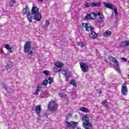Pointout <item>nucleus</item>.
Returning <instances> with one entry per match:
<instances>
[{"label": "nucleus", "instance_id": "1", "mask_svg": "<svg viewBox=\"0 0 129 129\" xmlns=\"http://www.w3.org/2000/svg\"><path fill=\"white\" fill-rule=\"evenodd\" d=\"M82 26L83 28H85L87 32H91L90 38H92V39H96L97 38L98 34L94 32V27H91L90 24L88 23H82Z\"/></svg>", "mask_w": 129, "mask_h": 129}, {"label": "nucleus", "instance_id": "2", "mask_svg": "<svg viewBox=\"0 0 129 129\" xmlns=\"http://www.w3.org/2000/svg\"><path fill=\"white\" fill-rule=\"evenodd\" d=\"M31 42L27 41L25 42L23 51L24 53H28V55L30 56H33L36 52V48L34 47H31Z\"/></svg>", "mask_w": 129, "mask_h": 129}, {"label": "nucleus", "instance_id": "3", "mask_svg": "<svg viewBox=\"0 0 129 129\" xmlns=\"http://www.w3.org/2000/svg\"><path fill=\"white\" fill-rule=\"evenodd\" d=\"M90 114H85L82 117L83 125L85 129H92V123L89 121Z\"/></svg>", "mask_w": 129, "mask_h": 129}, {"label": "nucleus", "instance_id": "4", "mask_svg": "<svg viewBox=\"0 0 129 129\" xmlns=\"http://www.w3.org/2000/svg\"><path fill=\"white\" fill-rule=\"evenodd\" d=\"M47 108L51 111H56L57 108H58V106L55 101L52 100L49 102Z\"/></svg>", "mask_w": 129, "mask_h": 129}, {"label": "nucleus", "instance_id": "5", "mask_svg": "<svg viewBox=\"0 0 129 129\" xmlns=\"http://www.w3.org/2000/svg\"><path fill=\"white\" fill-rule=\"evenodd\" d=\"M23 11H24V15H26L27 16V19L29 23H32L33 22V20H32V15H31V13H30V9H29L28 6H26L24 10H23Z\"/></svg>", "mask_w": 129, "mask_h": 129}, {"label": "nucleus", "instance_id": "6", "mask_svg": "<svg viewBox=\"0 0 129 129\" xmlns=\"http://www.w3.org/2000/svg\"><path fill=\"white\" fill-rule=\"evenodd\" d=\"M121 93L122 95H123L124 96H126L128 94V90L127 89V87L125 83L121 85Z\"/></svg>", "mask_w": 129, "mask_h": 129}, {"label": "nucleus", "instance_id": "7", "mask_svg": "<svg viewBox=\"0 0 129 129\" xmlns=\"http://www.w3.org/2000/svg\"><path fill=\"white\" fill-rule=\"evenodd\" d=\"M80 66L82 72H87L88 70H89V67H88V66H87L86 63L84 62H80Z\"/></svg>", "mask_w": 129, "mask_h": 129}, {"label": "nucleus", "instance_id": "8", "mask_svg": "<svg viewBox=\"0 0 129 129\" xmlns=\"http://www.w3.org/2000/svg\"><path fill=\"white\" fill-rule=\"evenodd\" d=\"M33 20H35V21H37V22H40V21L42 20V14L39 13L32 15L31 21H33Z\"/></svg>", "mask_w": 129, "mask_h": 129}, {"label": "nucleus", "instance_id": "9", "mask_svg": "<svg viewBox=\"0 0 129 129\" xmlns=\"http://www.w3.org/2000/svg\"><path fill=\"white\" fill-rule=\"evenodd\" d=\"M61 73L66 77V81H69V78L71 77V74H70V72L67 71V70L63 69H62Z\"/></svg>", "mask_w": 129, "mask_h": 129}, {"label": "nucleus", "instance_id": "10", "mask_svg": "<svg viewBox=\"0 0 129 129\" xmlns=\"http://www.w3.org/2000/svg\"><path fill=\"white\" fill-rule=\"evenodd\" d=\"M108 59L110 60V61H111L113 63V64H114L115 67H118L119 62L115 57L112 56H109V57H108Z\"/></svg>", "mask_w": 129, "mask_h": 129}, {"label": "nucleus", "instance_id": "11", "mask_svg": "<svg viewBox=\"0 0 129 129\" xmlns=\"http://www.w3.org/2000/svg\"><path fill=\"white\" fill-rule=\"evenodd\" d=\"M66 123L67 124V126L68 127H70L72 126L73 127H75L78 124V122L72 121V122H68V121H66Z\"/></svg>", "mask_w": 129, "mask_h": 129}, {"label": "nucleus", "instance_id": "12", "mask_svg": "<svg viewBox=\"0 0 129 129\" xmlns=\"http://www.w3.org/2000/svg\"><path fill=\"white\" fill-rule=\"evenodd\" d=\"M39 13V8L36 6H33L31 9V17L32 16Z\"/></svg>", "mask_w": 129, "mask_h": 129}, {"label": "nucleus", "instance_id": "13", "mask_svg": "<svg viewBox=\"0 0 129 129\" xmlns=\"http://www.w3.org/2000/svg\"><path fill=\"white\" fill-rule=\"evenodd\" d=\"M42 111V108L41 107V105H38L36 106L35 113L38 114V116H40V113Z\"/></svg>", "mask_w": 129, "mask_h": 129}, {"label": "nucleus", "instance_id": "14", "mask_svg": "<svg viewBox=\"0 0 129 129\" xmlns=\"http://www.w3.org/2000/svg\"><path fill=\"white\" fill-rule=\"evenodd\" d=\"M105 8H106L107 9H110V10H113V8H114V6L112 4H109L108 3H103Z\"/></svg>", "mask_w": 129, "mask_h": 129}, {"label": "nucleus", "instance_id": "15", "mask_svg": "<svg viewBox=\"0 0 129 129\" xmlns=\"http://www.w3.org/2000/svg\"><path fill=\"white\" fill-rule=\"evenodd\" d=\"M120 47H124L125 46H129V41H125L123 42H121L119 43Z\"/></svg>", "mask_w": 129, "mask_h": 129}, {"label": "nucleus", "instance_id": "16", "mask_svg": "<svg viewBox=\"0 0 129 129\" xmlns=\"http://www.w3.org/2000/svg\"><path fill=\"white\" fill-rule=\"evenodd\" d=\"M54 65L55 67H58V68H62L63 64L61 61H57L55 62Z\"/></svg>", "mask_w": 129, "mask_h": 129}, {"label": "nucleus", "instance_id": "17", "mask_svg": "<svg viewBox=\"0 0 129 129\" xmlns=\"http://www.w3.org/2000/svg\"><path fill=\"white\" fill-rule=\"evenodd\" d=\"M81 111H82V112H85V113H87V112H89V110H88V108L85 107H82L81 108Z\"/></svg>", "mask_w": 129, "mask_h": 129}, {"label": "nucleus", "instance_id": "18", "mask_svg": "<svg viewBox=\"0 0 129 129\" xmlns=\"http://www.w3.org/2000/svg\"><path fill=\"white\" fill-rule=\"evenodd\" d=\"M101 5V3L100 2V3H91V7L92 8L94 7H100Z\"/></svg>", "mask_w": 129, "mask_h": 129}, {"label": "nucleus", "instance_id": "19", "mask_svg": "<svg viewBox=\"0 0 129 129\" xmlns=\"http://www.w3.org/2000/svg\"><path fill=\"white\" fill-rule=\"evenodd\" d=\"M70 84H71V85H73L74 87H77V85L76 84V81L74 79H73L70 81Z\"/></svg>", "mask_w": 129, "mask_h": 129}, {"label": "nucleus", "instance_id": "20", "mask_svg": "<svg viewBox=\"0 0 129 129\" xmlns=\"http://www.w3.org/2000/svg\"><path fill=\"white\" fill-rule=\"evenodd\" d=\"M110 35H111V32L109 30H107L103 33L104 37H107V36H110Z\"/></svg>", "mask_w": 129, "mask_h": 129}, {"label": "nucleus", "instance_id": "21", "mask_svg": "<svg viewBox=\"0 0 129 129\" xmlns=\"http://www.w3.org/2000/svg\"><path fill=\"white\" fill-rule=\"evenodd\" d=\"M91 20H96V17L97 15L96 13H91Z\"/></svg>", "mask_w": 129, "mask_h": 129}, {"label": "nucleus", "instance_id": "22", "mask_svg": "<svg viewBox=\"0 0 129 129\" xmlns=\"http://www.w3.org/2000/svg\"><path fill=\"white\" fill-rule=\"evenodd\" d=\"M59 68H60L57 67L56 66L53 68V71L54 72H55V73H58V72H60V71H61V70Z\"/></svg>", "mask_w": 129, "mask_h": 129}, {"label": "nucleus", "instance_id": "23", "mask_svg": "<svg viewBox=\"0 0 129 129\" xmlns=\"http://www.w3.org/2000/svg\"><path fill=\"white\" fill-rule=\"evenodd\" d=\"M15 4H16V1L12 0L9 2V7H10V8H12V7L14 6V5H15Z\"/></svg>", "mask_w": 129, "mask_h": 129}, {"label": "nucleus", "instance_id": "24", "mask_svg": "<svg viewBox=\"0 0 129 129\" xmlns=\"http://www.w3.org/2000/svg\"><path fill=\"white\" fill-rule=\"evenodd\" d=\"M48 83V80H45L43 81V82L41 83V85H43L44 86H47Z\"/></svg>", "mask_w": 129, "mask_h": 129}, {"label": "nucleus", "instance_id": "25", "mask_svg": "<svg viewBox=\"0 0 129 129\" xmlns=\"http://www.w3.org/2000/svg\"><path fill=\"white\" fill-rule=\"evenodd\" d=\"M47 80L49 84L51 85L52 84V83L53 82V78H52L51 77H49Z\"/></svg>", "mask_w": 129, "mask_h": 129}, {"label": "nucleus", "instance_id": "26", "mask_svg": "<svg viewBox=\"0 0 129 129\" xmlns=\"http://www.w3.org/2000/svg\"><path fill=\"white\" fill-rule=\"evenodd\" d=\"M98 22H99V23H103V22H104V17H99L98 19Z\"/></svg>", "mask_w": 129, "mask_h": 129}, {"label": "nucleus", "instance_id": "27", "mask_svg": "<svg viewBox=\"0 0 129 129\" xmlns=\"http://www.w3.org/2000/svg\"><path fill=\"white\" fill-rule=\"evenodd\" d=\"M85 19V20H90L91 19V15L89 14H87Z\"/></svg>", "mask_w": 129, "mask_h": 129}, {"label": "nucleus", "instance_id": "28", "mask_svg": "<svg viewBox=\"0 0 129 129\" xmlns=\"http://www.w3.org/2000/svg\"><path fill=\"white\" fill-rule=\"evenodd\" d=\"M78 46H79L80 47H81V48H83L84 47V46L85 45V44L84 43H83V42H80L78 43Z\"/></svg>", "mask_w": 129, "mask_h": 129}, {"label": "nucleus", "instance_id": "29", "mask_svg": "<svg viewBox=\"0 0 129 129\" xmlns=\"http://www.w3.org/2000/svg\"><path fill=\"white\" fill-rule=\"evenodd\" d=\"M1 85H3V86H4V88L5 89V90H7V89H8V86H7V85H6L5 82H1Z\"/></svg>", "mask_w": 129, "mask_h": 129}, {"label": "nucleus", "instance_id": "30", "mask_svg": "<svg viewBox=\"0 0 129 129\" xmlns=\"http://www.w3.org/2000/svg\"><path fill=\"white\" fill-rule=\"evenodd\" d=\"M58 95L61 97V98H63V97H66V94L63 93H59Z\"/></svg>", "mask_w": 129, "mask_h": 129}, {"label": "nucleus", "instance_id": "31", "mask_svg": "<svg viewBox=\"0 0 129 129\" xmlns=\"http://www.w3.org/2000/svg\"><path fill=\"white\" fill-rule=\"evenodd\" d=\"M91 4L92 3H87L85 5V8H89L90 7H91Z\"/></svg>", "mask_w": 129, "mask_h": 129}, {"label": "nucleus", "instance_id": "32", "mask_svg": "<svg viewBox=\"0 0 129 129\" xmlns=\"http://www.w3.org/2000/svg\"><path fill=\"white\" fill-rule=\"evenodd\" d=\"M39 92H40V89H37L35 90V92L34 93V95H38Z\"/></svg>", "mask_w": 129, "mask_h": 129}, {"label": "nucleus", "instance_id": "33", "mask_svg": "<svg viewBox=\"0 0 129 129\" xmlns=\"http://www.w3.org/2000/svg\"><path fill=\"white\" fill-rule=\"evenodd\" d=\"M13 67V64L12 63H10V64H8L6 68H7V69H11V68Z\"/></svg>", "mask_w": 129, "mask_h": 129}, {"label": "nucleus", "instance_id": "34", "mask_svg": "<svg viewBox=\"0 0 129 129\" xmlns=\"http://www.w3.org/2000/svg\"><path fill=\"white\" fill-rule=\"evenodd\" d=\"M113 10H114V13L115 16H117V15H118L117 10L116 9V8H114H114H113Z\"/></svg>", "mask_w": 129, "mask_h": 129}, {"label": "nucleus", "instance_id": "35", "mask_svg": "<svg viewBox=\"0 0 129 129\" xmlns=\"http://www.w3.org/2000/svg\"><path fill=\"white\" fill-rule=\"evenodd\" d=\"M43 73H44V74H45V75H49V74H50V72H49L48 71H44L43 72Z\"/></svg>", "mask_w": 129, "mask_h": 129}, {"label": "nucleus", "instance_id": "36", "mask_svg": "<svg viewBox=\"0 0 129 129\" xmlns=\"http://www.w3.org/2000/svg\"><path fill=\"white\" fill-rule=\"evenodd\" d=\"M4 48L7 49V50H8V49L10 48V45L9 44H6L4 45Z\"/></svg>", "mask_w": 129, "mask_h": 129}, {"label": "nucleus", "instance_id": "37", "mask_svg": "<svg viewBox=\"0 0 129 129\" xmlns=\"http://www.w3.org/2000/svg\"><path fill=\"white\" fill-rule=\"evenodd\" d=\"M107 102V100L105 99L104 101H102V104L103 105H105V103H106Z\"/></svg>", "mask_w": 129, "mask_h": 129}, {"label": "nucleus", "instance_id": "38", "mask_svg": "<svg viewBox=\"0 0 129 129\" xmlns=\"http://www.w3.org/2000/svg\"><path fill=\"white\" fill-rule=\"evenodd\" d=\"M121 59L122 61H124V62H126V61H127V59L125 57H121Z\"/></svg>", "mask_w": 129, "mask_h": 129}, {"label": "nucleus", "instance_id": "39", "mask_svg": "<svg viewBox=\"0 0 129 129\" xmlns=\"http://www.w3.org/2000/svg\"><path fill=\"white\" fill-rule=\"evenodd\" d=\"M96 92H97V93H99V94L100 93H102V92L101 91V90L100 89H97Z\"/></svg>", "mask_w": 129, "mask_h": 129}, {"label": "nucleus", "instance_id": "40", "mask_svg": "<svg viewBox=\"0 0 129 129\" xmlns=\"http://www.w3.org/2000/svg\"><path fill=\"white\" fill-rule=\"evenodd\" d=\"M49 25H50V21H46L45 22V25L46 26H49Z\"/></svg>", "mask_w": 129, "mask_h": 129}, {"label": "nucleus", "instance_id": "41", "mask_svg": "<svg viewBox=\"0 0 129 129\" xmlns=\"http://www.w3.org/2000/svg\"><path fill=\"white\" fill-rule=\"evenodd\" d=\"M8 50V51H9V52H10V53H13V52H14V51H13L12 50V48H11V47H9Z\"/></svg>", "mask_w": 129, "mask_h": 129}, {"label": "nucleus", "instance_id": "42", "mask_svg": "<svg viewBox=\"0 0 129 129\" xmlns=\"http://www.w3.org/2000/svg\"><path fill=\"white\" fill-rule=\"evenodd\" d=\"M41 88H42V85H37V89H41Z\"/></svg>", "mask_w": 129, "mask_h": 129}, {"label": "nucleus", "instance_id": "43", "mask_svg": "<svg viewBox=\"0 0 129 129\" xmlns=\"http://www.w3.org/2000/svg\"><path fill=\"white\" fill-rule=\"evenodd\" d=\"M116 71H117V72L118 73H119V74H120V70H119V69H116Z\"/></svg>", "mask_w": 129, "mask_h": 129}, {"label": "nucleus", "instance_id": "44", "mask_svg": "<svg viewBox=\"0 0 129 129\" xmlns=\"http://www.w3.org/2000/svg\"><path fill=\"white\" fill-rule=\"evenodd\" d=\"M96 15L97 16H100V15H101V13L98 12Z\"/></svg>", "mask_w": 129, "mask_h": 129}, {"label": "nucleus", "instance_id": "45", "mask_svg": "<svg viewBox=\"0 0 129 129\" xmlns=\"http://www.w3.org/2000/svg\"><path fill=\"white\" fill-rule=\"evenodd\" d=\"M38 2H40L41 3L43 2V0H37Z\"/></svg>", "mask_w": 129, "mask_h": 129}, {"label": "nucleus", "instance_id": "46", "mask_svg": "<svg viewBox=\"0 0 129 129\" xmlns=\"http://www.w3.org/2000/svg\"><path fill=\"white\" fill-rule=\"evenodd\" d=\"M104 61L106 62V63H107V59H104Z\"/></svg>", "mask_w": 129, "mask_h": 129}, {"label": "nucleus", "instance_id": "47", "mask_svg": "<svg viewBox=\"0 0 129 129\" xmlns=\"http://www.w3.org/2000/svg\"><path fill=\"white\" fill-rule=\"evenodd\" d=\"M69 115H70V116H71V114H69Z\"/></svg>", "mask_w": 129, "mask_h": 129}, {"label": "nucleus", "instance_id": "48", "mask_svg": "<svg viewBox=\"0 0 129 129\" xmlns=\"http://www.w3.org/2000/svg\"><path fill=\"white\" fill-rule=\"evenodd\" d=\"M40 118L39 117H37V119H39Z\"/></svg>", "mask_w": 129, "mask_h": 129}, {"label": "nucleus", "instance_id": "49", "mask_svg": "<svg viewBox=\"0 0 129 129\" xmlns=\"http://www.w3.org/2000/svg\"><path fill=\"white\" fill-rule=\"evenodd\" d=\"M128 113L129 114V111H128Z\"/></svg>", "mask_w": 129, "mask_h": 129}]
</instances>
